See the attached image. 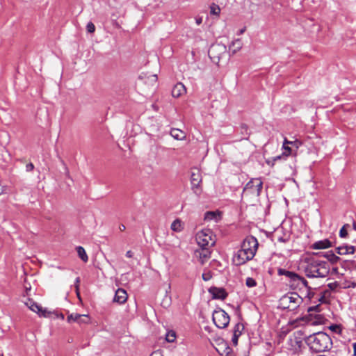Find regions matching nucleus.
Returning <instances> with one entry per match:
<instances>
[{"label":"nucleus","instance_id":"1","mask_svg":"<svg viewBox=\"0 0 356 356\" xmlns=\"http://www.w3.org/2000/svg\"><path fill=\"white\" fill-rule=\"evenodd\" d=\"M309 348L316 353L329 350L332 346L330 337L323 332H318L309 335L305 339Z\"/></svg>","mask_w":356,"mask_h":356},{"label":"nucleus","instance_id":"2","mask_svg":"<svg viewBox=\"0 0 356 356\" xmlns=\"http://www.w3.org/2000/svg\"><path fill=\"white\" fill-rule=\"evenodd\" d=\"M330 273V265L327 262L316 259H309L306 261L305 273L307 277L312 278H323Z\"/></svg>","mask_w":356,"mask_h":356},{"label":"nucleus","instance_id":"3","mask_svg":"<svg viewBox=\"0 0 356 356\" xmlns=\"http://www.w3.org/2000/svg\"><path fill=\"white\" fill-rule=\"evenodd\" d=\"M302 298L297 293H288L280 299L279 307L293 311L302 304Z\"/></svg>","mask_w":356,"mask_h":356},{"label":"nucleus","instance_id":"4","mask_svg":"<svg viewBox=\"0 0 356 356\" xmlns=\"http://www.w3.org/2000/svg\"><path fill=\"white\" fill-rule=\"evenodd\" d=\"M198 245L201 248H210L215 243V236L209 229H204L198 232L195 236Z\"/></svg>","mask_w":356,"mask_h":356},{"label":"nucleus","instance_id":"5","mask_svg":"<svg viewBox=\"0 0 356 356\" xmlns=\"http://www.w3.org/2000/svg\"><path fill=\"white\" fill-rule=\"evenodd\" d=\"M227 47L221 43L212 44L209 49V56L213 63L218 64L220 60L225 56Z\"/></svg>","mask_w":356,"mask_h":356},{"label":"nucleus","instance_id":"6","mask_svg":"<svg viewBox=\"0 0 356 356\" xmlns=\"http://www.w3.org/2000/svg\"><path fill=\"white\" fill-rule=\"evenodd\" d=\"M212 318L216 326L220 329L225 328L230 321L229 315L222 309L215 310Z\"/></svg>","mask_w":356,"mask_h":356},{"label":"nucleus","instance_id":"7","mask_svg":"<svg viewBox=\"0 0 356 356\" xmlns=\"http://www.w3.org/2000/svg\"><path fill=\"white\" fill-rule=\"evenodd\" d=\"M258 248V241L256 238L253 236L246 237L242 245L241 250H243L246 254L253 258L256 254Z\"/></svg>","mask_w":356,"mask_h":356},{"label":"nucleus","instance_id":"8","mask_svg":"<svg viewBox=\"0 0 356 356\" xmlns=\"http://www.w3.org/2000/svg\"><path fill=\"white\" fill-rule=\"evenodd\" d=\"M262 186L263 182L260 179H252L246 184L243 193H248L255 196H259L261 192Z\"/></svg>","mask_w":356,"mask_h":356},{"label":"nucleus","instance_id":"9","mask_svg":"<svg viewBox=\"0 0 356 356\" xmlns=\"http://www.w3.org/2000/svg\"><path fill=\"white\" fill-rule=\"evenodd\" d=\"M278 272L280 275H284L289 277L291 280L298 282V283L302 284L304 286L309 288L308 286V282L304 277L298 275V274L283 269H279Z\"/></svg>","mask_w":356,"mask_h":356},{"label":"nucleus","instance_id":"10","mask_svg":"<svg viewBox=\"0 0 356 356\" xmlns=\"http://www.w3.org/2000/svg\"><path fill=\"white\" fill-rule=\"evenodd\" d=\"M202 182V177L200 172L196 170L195 172H192L191 176V183L192 185V189L196 194L201 193L200 184Z\"/></svg>","mask_w":356,"mask_h":356},{"label":"nucleus","instance_id":"11","mask_svg":"<svg viewBox=\"0 0 356 356\" xmlns=\"http://www.w3.org/2000/svg\"><path fill=\"white\" fill-rule=\"evenodd\" d=\"M67 321L69 323L76 322L79 324H88L90 322V318L88 315L72 313L67 316Z\"/></svg>","mask_w":356,"mask_h":356},{"label":"nucleus","instance_id":"12","mask_svg":"<svg viewBox=\"0 0 356 356\" xmlns=\"http://www.w3.org/2000/svg\"><path fill=\"white\" fill-rule=\"evenodd\" d=\"M252 259V257L246 254L245 252L240 249L237 251L236 253L234 254L232 260L235 265L241 266L245 264L247 261L251 260Z\"/></svg>","mask_w":356,"mask_h":356},{"label":"nucleus","instance_id":"13","mask_svg":"<svg viewBox=\"0 0 356 356\" xmlns=\"http://www.w3.org/2000/svg\"><path fill=\"white\" fill-rule=\"evenodd\" d=\"M195 256L202 265L204 264L211 257V251L209 248H201L195 252Z\"/></svg>","mask_w":356,"mask_h":356},{"label":"nucleus","instance_id":"14","mask_svg":"<svg viewBox=\"0 0 356 356\" xmlns=\"http://www.w3.org/2000/svg\"><path fill=\"white\" fill-rule=\"evenodd\" d=\"M186 88L185 86L181 82L176 83L172 90V95L175 98L181 97V95L186 94Z\"/></svg>","mask_w":356,"mask_h":356},{"label":"nucleus","instance_id":"15","mask_svg":"<svg viewBox=\"0 0 356 356\" xmlns=\"http://www.w3.org/2000/svg\"><path fill=\"white\" fill-rule=\"evenodd\" d=\"M29 309L31 311L36 312L41 317L47 318L50 316V315L51 314V312L48 311L47 309H43L42 307H40L35 302L34 304H32Z\"/></svg>","mask_w":356,"mask_h":356},{"label":"nucleus","instance_id":"16","mask_svg":"<svg viewBox=\"0 0 356 356\" xmlns=\"http://www.w3.org/2000/svg\"><path fill=\"white\" fill-rule=\"evenodd\" d=\"M127 293L125 290L122 289H118L115 291L113 301L119 304H122L127 301Z\"/></svg>","mask_w":356,"mask_h":356},{"label":"nucleus","instance_id":"17","mask_svg":"<svg viewBox=\"0 0 356 356\" xmlns=\"http://www.w3.org/2000/svg\"><path fill=\"white\" fill-rule=\"evenodd\" d=\"M209 291L212 295L213 298L223 300L227 296V293L222 288L211 287Z\"/></svg>","mask_w":356,"mask_h":356},{"label":"nucleus","instance_id":"18","mask_svg":"<svg viewBox=\"0 0 356 356\" xmlns=\"http://www.w3.org/2000/svg\"><path fill=\"white\" fill-rule=\"evenodd\" d=\"M243 330V325L240 323H237L234 328L233 330V337L232 339V343L234 346H236L238 344V339L241 334L242 330Z\"/></svg>","mask_w":356,"mask_h":356},{"label":"nucleus","instance_id":"19","mask_svg":"<svg viewBox=\"0 0 356 356\" xmlns=\"http://www.w3.org/2000/svg\"><path fill=\"white\" fill-rule=\"evenodd\" d=\"M332 246L331 242L328 239H324L317 241L312 245V248L315 250L325 249Z\"/></svg>","mask_w":356,"mask_h":356},{"label":"nucleus","instance_id":"20","mask_svg":"<svg viewBox=\"0 0 356 356\" xmlns=\"http://www.w3.org/2000/svg\"><path fill=\"white\" fill-rule=\"evenodd\" d=\"M337 252L341 255L353 254L355 252V248L352 245H341L337 248Z\"/></svg>","mask_w":356,"mask_h":356},{"label":"nucleus","instance_id":"21","mask_svg":"<svg viewBox=\"0 0 356 356\" xmlns=\"http://www.w3.org/2000/svg\"><path fill=\"white\" fill-rule=\"evenodd\" d=\"M243 47V42L241 39H236L232 42L229 45V50L232 51V54L238 52Z\"/></svg>","mask_w":356,"mask_h":356},{"label":"nucleus","instance_id":"22","mask_svg":"<svg viewBox=\"0 0 356 356\" xmlns=\"http://www.w3.org/2000/svg\"><path fill=\"white\" fill-rule=\"evenodd\" d=\"M170 135L177 140H183L186 137L184 132L178 129H172Z\"/></svg>","mask_w":356,"mask_h":356},{"label":"nucleus","instance_id":"23","mask_svg":"<svg viewBox=\"0 0 356 356\" xmlns=\"http://www.w3.org/2000/svg\"><path fill=\"white\" fill-rule=\"evenodd\" d=\"M76 252L79 257L83 261L87 262L88 261V257L86 254L85 249L81 246L76 247Z\"/></svg>","mask_w":356,"mask_h":356},{"label":"nucleus","instance_id":"24","mask_svg":"<svg viewBox=\"0 0 356 356\" xmlns=\"http://www.w3.org/2000/svg\"><path fill=\"white\" fill-rule=\"evenodd\" d=\"M171 229L175 232H181L183 229L181 221L177 219L171 224Z\"/></svg>","mask_w":356,"mask_h":356},{"label":"nucleus","instance_id":"25","mask_svg":"<svg viewBox=\"0 0 356 356\" xmlns=\"http://www.w3.org/2000/svg\"><path fill=\"white\" fill-rule=\"evenodd\" d=\"M330 262L337 263L340 258L335 255L333 252H329L324 255Z\"/></svg>","mask_w":356,"mask_h":356},{"label":"nucleus","instance_id":"26","mask_svg":"<svg viewBox=\"0 0 356 356\" xmlns=\"http://www.w3.org/2000/svg\"><path fill=\"white\" fill-rule=\"evenodd\" d=\"M165 339L168 342H173L176 339V334L174 331H168L165 336Z\"/></svg>","mask_w":356,"mask_h":356},{"label":"nucleus","instance_id":"27","mask_svg":"<svg viewBox=\"0 0 356 356\" xmlns=\"http://www.w3.org/2000/svg\"><path fill=\"white\" fill-rule=\"evenodd\" d=\"M245 285L249 288H252L257 286V282L252 277H247L245 280Z\"/></svg>","mask_w":356,"mask_h":356},{"label":"nucleus","instance_id":"28","mask_svg":"<svg viewBox=\"0 0 356 356\" xmlns=\"http://www.w3.org/2000/svg\"><path fill=\"white\" fill-rule=\"evenodd\" d=\"M216 217V214L213 211H208L205 213L204 220H211Z\"/></svg>","mask_w":356,"mask_h":356},{"label":"nucleus","instance_id":"29","mask_svg":"<svg viewBox=\"0 0 356 356\" xmlns=\"http://www.w3.org/2000/svg\"><path fill=\"white\" fill-rule=\"evenodd\" d=\"M347 226H348V225H343L341 228V229L339 231V236H340V237L345 238V237H346L348 236V232L346 230V227Z\"/></svg>","mask_w":356,"mask_h":356},{"label":"nucleus","instance_id":"30","mask_svg":"<svg viewBox=\"0 0 356 356\" xmlns=\"http://www.w3.org/2000/svg\"><path fill=\"white\" fill-rule=\"evenodd\" d=\"M282 147L284 150V152H283V156H284L285 157H287L288 156H289L291 154V149L289 146L284 145H283Z\"/></svg>","mask_w":356,"mask_h":356},{"label":"nucleus","instance_id":"31","mask_svg":"<svg viewBox=\"0 0 356 356\" xmlns=\"http://www.w3.org/2000/svg\"><path fill=\"white\" fill-rule=\"evenodd\" d=\"M86 29H87L88 32H89L90 33H94L95 31V26L92 22H88L86 26Z\"/></svg>","mask_w":356,"mask_h":356},{"label":"nucleus","instance_id":"32","mask_svg":"<svg viewBox=\"0 0 356 356\" xmlns=\"http://www.w3.org/2000/svg\"><path fill=\"white\" fill-rule=\"evenodd\" d=\"M302 332H301V331H297V332H296L294 333V335H295V338H296V339H298V338L299 339H301V335H302ZM301 343H302V341H301L300 340H299V341H296V343L298 344V346H300Z\"/></svg>","mask_w":356,"mask_h":356},{"label":"nucleus","instance_id":"33","mask_svg":"<svg viewBox=\"0 0 356 356\" xmlns=\"http://www.w3.org/2000/svg\"><path fill=\"white\" fill-rule=\"evenodd\" d=\"M327 286L329 287L330 289H331L332 291H334V290L337 289V288L339 286V283L337 282L329 283L327 284Z\"/></svg>","mask_w":356,"mask_h":356},{"label":"nucleus","instance_id":"34","mask_svg":"<svg viewBox=\"0 0 356 356\" xmlns=\"http://www.w3.org/2000/svg\"><path fill=\"white\" fill-rule=\"evenodd\" d=\"M330 329L334 332H341V327L338 325H332L330 326Z\"/></svg>","mask_w":356,"mask_h":356},{"label":"nucleus","instance_id":"35","mask_svg":"<svg viewBox=\"0 0 356 356\" xmlns=\"http://www.w3.org/2000/svg\"><path fill=\"white\" fill-rule=\"evenodd\" d=\"M356 282H346L344 288H355Z\"/></svg>","mask_w":356,"mask_h":356},{"label":"nucleus","instance_id":"36","mask_svg":"<svg viewBox=\"0 0 356 356\" xmlns=\"http://www.w3.org/2000/svg\"><path fill=\"white\" fill-rule=\"evenodd\" d=\"M300 324V322L308 323L309 321V318L308 316H305L302 318H300L296 321Z\"/></svg>","mask_w":356,"mask_h":356},{"label":"nucleus","instance_id":"37","mask_svg":"<svg viewBox=\"0 0 356 356\" xmlns=\"http://www.w3.org/2000/svg\"><path fill=\"white\" fill-rule=\"evenodd\" d=\"M211 13L213 15H218L220 13V8L218 6L211 8Z\"/></svg>","mask_w":356,"mask_h":356},{"label":"nucleus","instance_id":"38","mask_svg":"<svg viewBox=\"0 0 356 356\" xmlns=\"http://www.w3.org/2000/svg\"><path fill=\"white\" fill-rule=\"evenodd\" d=\"M211 278V275L210 273H204L202 274V279L204 281H208Z\"/></svg>","mask_w":356,"mask_h":356},{"label":"nucleus","instance_id":"39","mask_svg":"<svg viewBox=\"0 0 356 356\" xmlns=\"http://www.w3.org/2000/svg\"><path fill=\"white\" fill-rule=\"evenodd\" d=\"M319 307H320L319 305L310 307L308 308V312H312L313 311L319 312Z\"/></svg>","mask_w":356,"mask_h":356},{"label":"nucleus","instance_id":"40","mask_svg":"<svg viewBox=\"0 0 356 356\" xmlns=\"http://www.w3.org/2000/svg\"><path fill=\"white\" fill-rule=\"evenodd\" d=\"M34 169V165L32 163H29L26 165V170L27 172H31Z\"/></svg>","mask_w":356,"mask_h":356},{"label":"nucleus","instance_id":"41","mask_svg":"<svg viewBox=\"0 0 356 356\" xmlns=\"http://www.w3.org/2000/svg\"><path fill=\"white\" fill-rule=\"evenodd\" d=\"M150 356H163V355H162V353L160 351L157 350V351L153 352L150 355Z\"/></svg>","mask_w":356,"mask_h":356},{"label":"nucleus","instance_id":"42","mask_svg":"<svg viewBox=\"0 0 356 356\" xmlns=\"http://www.w3.org/2000/svg\"><path fill=\"white\" fill-rule=\"evenodd\" d=\"M34 303L35 302L33 300L29 299L28 301L25 302V305L29 308L31 306V305Z\"/></svg>","mask_w":356,"mask_h":356},{"label":"nucleus","instance_id":"43","mask_svg":"<svg viewBox=\"0 0 356 356\" xmlns=\"http://www.w3.org/2000/svg\"><path fill=\"white\" fill-rule=\"evenodd\" d=\"M195 22H196V24H197V25H200V24H202V17H197V18L195 19Z\"/></svg>","mask_w":356,"mask_h":356},{"label":"nucleus","instance_id":"44","mask_svg":"<svg viewBox=\"0 0 356 356\" xmlns=\"http://www.w3.org/2000/svg\"><path fill=\"white\" fill-rule=\"evenodd\" d=\"M134 255V253L131 250H128L126 253V256L128 258H131Z\"/></svg>","mask_w":356,"mask_h":356},{"label":"nucleus","instance_id":"45","mask_svg":"<svg viewBox=\"0 0 356 356\" xmlns=\"http://www.w3.org/2000/svg\"><path fill=\"white\" fill-rule=\"evenodd\" d=\"M293 142L291 141H289L286 138H284V143H283V145H287L288 144H292Z\"/></svg>","mask_w":356,"mask_h":356},{"label":"nucleus","instance_id":"46","mask_svg":"<svg viewBox=\"0 0 356 356\" xmlns=\"http://www.w3.org/2000/svg\"><path fill=\"white\" fill-rule=\"evenodd\" d=\"M282 157L286 158L284 156H283V154H282V155H280V156H277L274 157V159H273V161H277V160H279V159H282Z\"/></svg>","mask_w":356,"mask_h":356},{"label":"nucleus","instance_id":"47","mask_svg":"<svg viewBox=\"0 0 356 356\" xmlns=\"http://www.w3.org/2000/svg\"><path fill=\"white\" fill-rule=\"evenodd\" d=\"M353 346V355H354V356H356V343H354Z\"/></svg>","mask_w":356,"mask_h":356},{"label":"nucleus","instance_id":"48","mask_svg":"<svg viewBox=\"0 0 356 356\" xmlns=\"http://www.w3.org/2000/svg\"><path fill=\"white\" fill-rule=\"evenodd\" d=\"M119 229L120 231H124L125 229V226L124 225H120V227H119Z\"/></svg>","mask_w":356,"mask_h":356},{"label":"nucleus","instance_id":"49","mask_svg":"<svg viewBox=\"0 0 356 356\" xmlns=\"http://www.w3.org/2000/svg\"><path fill=\"white\" fill-rule=\"evenodd\" d=\"M152 79H153V81H156L157 80V76H156V75H153V76H152Z\"/></svg>","mask_w":356,"mask_h":356},{"label":"nucleus","instance_id":"50","mask_svg":"<svg viewBox=\"0 0 356 356\" xmlns=\"http://www.w3.org/2000/svg\"><path fill=\"white\" fill-rule=\"evenodd\" d=\"M244 31H245V29H241V30L239 31V34H242V33H244Z\"/></svg>","mask_w":356,"mask_h":356},{"label":"nucleus","instance_id":"51","mask_svg":"<svg viewBox=\"0 0 356 356\" xmlns=\"http://www.w3.org/2000/svg\"><path fill=\"white\" fill-rule=\"evenodd\" d=\"M3 190L2 186L0 185V195L3 193Z\"/></svg>","mask_w":356,"mask_h":356},{"label":"nucleus","instance_id":"52","mask_svg":"<svg viewBox=\"0 0 356 356\" xmlns=\"http://www.w3.org/2000/svg\"><path fill=\"white\" fill-rule=\"evenodd\" d=\"M316 318H317L318 319H322V318H323V317H322V316H321V315H317V316H316Z\"/></svg>","mask_w":356,"mask_h":356},{"label":"nucleus","instance_id":"53","mask_svg":"<svg viewBox=\"0 0 356 356\" xmlns=\"http://www.w3.org/2000/svg\"><path fill=\"white\" fill-rule=\"evenodd\" d=\"M278 240L280 241H282V242H285V240L283 239L282 238H279Z\"/></svg>","mask_w":356,"mask_h":356},{"label":"nucleus","instance_id":"54","mask_svg":"<svg viewBox=\"0 0 356 356\" xmlns=\"http://www.w3.org/2000/svg\"><path fill=\"white\" fill-rule=\"evenodd\" d=\"M60 318H61L62 319H64V316L63 314H60Z\"/></svg>","mask_w":356,"mask_h":356},{"label":"nucleus","instance_id":"55","mask_svg":"<svg viewBox=\"0 0 356 356\" xmlns=\"http://www.w3.org/2000/svg\"><path fill=\"white\" fill-rule=\"evenodd\" d=\"M76 283H79V277H77V278H76Z\"/></svg>","mask_w":356,"mask_h":356},{"label":"nucleus","instance_id":"56","mask_svg":"<svg viewBox=\"0 0 356 356\" xmlns=\"http://www.w3.org/2000/svg\"><path fill=\"white\" fill-rule=\"evenodd\" d=\"M354 228L355 229H356V225H354Z\"/></svg>","mask_w":356,"mask_h":356},{"label":"nucleus","instance_id":"57","mask_svg":"<svg viewBox=\"0 0 356 356\" xmlns=\"http://www.w3.org/2000/svg\"><path fill=\"white\" fill-rule=\"evenodd\" d=\"M1 356H3V355H1Z\"/></svg>","mask_w":356,"mask_h":356}]
</instances>
